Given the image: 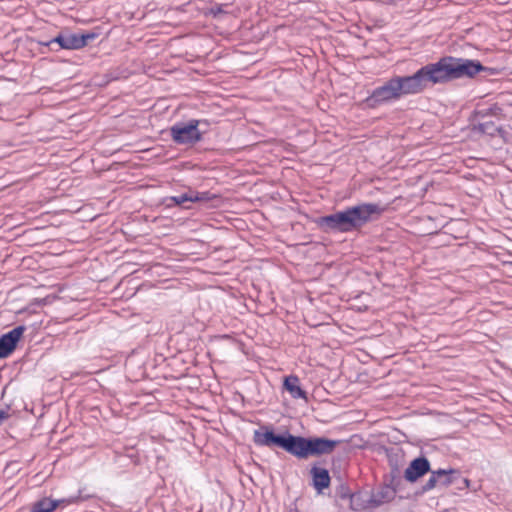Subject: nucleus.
Instances as JSON below:
<instances>
[{
	"label": "nucleus",
	"mask_w": 512,
	"mask_h": 512,
	"mask_svg": "<svg viewBox=\"0 0 512 512\" xmlns=\"http://www.w3.org/2000/svg\"><path fill=\"white\" fill-rule=\"evenodd\" d=\"M396 491L390 487H383L379 492L373 495L372 501L376 505H381L384 502L392 500L395 496Z\"/></svg>",
	"instance_id": "4468645a"
},
{
	"label": "nucleus",
	"mask_w": 512,
	"mask_h": 512,
	"mask_svg": "<svg viewBox=\"0 0 512 512\" xmlns=\"http://www.w3.org/2000/svg\"><path fill=\"white\" fill-rule=\"evenodd\" d=\"M57 44L59 46L58 49H53L58 51L59 49L65 50H79L78 42H77V33H70L68 31H64L59 33L57 36L52 38L46 42H40V45L51 47L52 45Z\"/></svg>",
	"instance_id": "6e6552de"
},
{
	"label": "nucleus",
	"mask_w": 512,
	"mask_h": 512,
	"mask_svg": "<svg viewBox=\"0 0 512 512\" xmlns=\"http://www.w3.org/2000/svg\"><path fill=\"white\" fill-rule=\"evenodd\" d=\"M263 429L265 431H254L253 439L256 445L279 447L299 459L330 454L340 443L339 440H331L323 437L305 438L292 435L289 432L277 435L268 427H263Z\"/></svg>",
	"instance_id": "f257e3e1"
},
{
	"label": "nucleus",
	"mask_w": 512,
	"mask_h": 512,
	"mask_svg": "<svg viewBox=\"0 0 512 512\" xmlns=\"http://www.w3.org/2000/svg\"><path fill=\"white\" fill-rule=\"evenodd\" d=\"M284 388L294 399H306V392L300 386V380L295 375L287 376L284 379Z\"/></svg>",
	"instance_id": "f8f14e48"
},
{
	"label": "nucleus",
	"mask_w": 512,
	"mask_h": 512,
	"mask_svg": "<svg viewBox=\"0 0 512 512\" xmlns=\"http://www.w3.org/2000/svg\"><path fill=\"white\" fill-rule=\"evenodd\" d=\"M25 330V326H17L0 337V358H6L14 351Z\"/></svg>",
	"instance_id": "423d86ee"
},
{
	"label": "nucleus",
	"mask_w": 512,
	"mask_h": 512,
	"mask_svg": "<svg viewBox=\"0 0 512 512\" xmlns=\"http://www.w3.org/2000/svg\"><path fill=\"white\" fill-rule=\"evenodd\" d=\"M436 487H439V482H438V478L436 476V473L435 471H431V475L429 477V479L426 481V483L423 485L422 487V491L423 492H427V491H430Z\"/></svg>",
	"instance_id": "f3484780"
},
{
	"label": "nucleus",
	"mask_w": 512,
	"mask_h": 512,
	"mask_svg": "<svg viewBox=\"0 0 512 512\" xmlns=\"http://www.w3.org/2000/svg\"><path fill=\"white\" fill-rule=\"evenodd\" d=\"M79 497H70L68 499L53 500L48 497H44L36 501L31 508L30 512H53L60 504H73L78 502Z\"/></svg>",
	"instance_id": "1a4fd4ad"
},
{
	"label": "nucleus",
	"mask_w": 512,
	"mask_h": 512,
	"mask_svg": "<svg viewBox=\"0 0 512 512\" xmlns=\"http://www.w3.org/2000/svg\"><path fill=\"white\" fill-rule=\"evenodd\" d=\"M9 417V414L7 411H4V410H0V426L2 425V423L8 419Z\"/></svg>",
	"instance_id": "a211bd4d"
},
{
	"label": "nucleus",
	"mask_w": 512,
	"mask_h": 512,
	"mask_svg": "<svg viewBox=\"0 0 512 512\" xmlns=\"http://www.w3.org/2000/svg\"><path fill=\"white\" fill-rule=\"evenodd\" d=\"M200 120L191 119L188 122H177L170 128V135L176 144H195L202 139L198 129Z\"/></svg>",
	"instance_id": "39448f33"
},
{
	"label": "nucleus",
	"mask_w": 512,
	"mask_h": 512,
	"mask_svg": "<svg viewBox=\"0 0 512 512\" xmlns=\"http://www.w3.org/2000/svg\"><path fill=\"white\" fill-rule=\"evenodd\" d=\"M206 193H199V192H189V193H183L177 196H171L166 199V206L172 207V206H182L186 202H198L206 200Z\"/></svg>",
	"instance_id": "9b49d317"
},
{
	"label": "nucleus",
	"mask_w": 512,
	"mask_h": 512,
	"mask_svg": "<svg viewBox=\"0 0 512 512\" xmlns=\"http://www.w3.org/2000/svg\"><path fill=\"white\" fill-rule=\"evenodd\" d=\"M384 211L379 204L361 203L333 214L320 217L318 225L326 232L349 233L360 230Z\"/></svg>",
	"instance_id": "20e7f679"
},
{
	"label": "nucleus",
	"mask_w": 512,
	"mask_h": 512,
	"mask_svg": "<svg viewBox=\"0 0 512 512\" xmlns=\"http://www.w3.org/2000/svg\"><path fill=\"white\" fill-rule=\"evenodd\" d=\"M463 482L465 483L466 486L469 485V480L468 479H463Z\"/></svg>",
	"instance_id": "6ab92c4d"
},
{
	"label": "nucleus",
	"mask_w": 512,
	"mask_h": 512,
	"mask_svg": "<svg viewBox=\"0 0 512 512\" xmlns=\"http://www.w3.org/2000/svg\"><path fill=\"white\" fill-rule=\"evenodd\" d=\"M426 83L421 68L410 76H395L376 87L363 104L375 109L400 100L406 95H415L426 89Z\"/></svg>",
	"instance_id": "f03ea898"
},
{
	"label": "nucleus",
	"mask_w": 512,
	"mask_h": 512,
	"mask_svg": "<svg viewBox=\"0 0 512 512\" xmlns=\"http://www.w3.org/2000/svg\"><path fill=\"white\" fill-rule=\"evenodd\" d=\"M225 5H214L204 10L205 16H211L213 18H220L221 15L226 14L224 10Z\"/></svg>",
	"instance_id": "dca6fc26"
},
{
	"label": "nucleus",
	"mask_w": 512,
	"mask_h": 512,
	"mask_svg": "<svg viewBox=\"0 0 512 512\" xmlns=\"http://www.w3.org/2000/svg\"><path fill=\"white\" fill-rule=\"evenodd\" d=\"M434 471L438 478L439 487H448L460 478V473L456 469H438Z\"/></svg>",
	"instance_id": "ddd939ff"
},
{
	"label": "nucleus",
	"mask_w": 512,
	"mask_h": 512,
	"mask_svg": "<svg viewBox=\"0 0 512 512\" xmlns=\"http://www.w3.org/2000/svg\"><path fill=\"white\" fill-rule=\"evenodd\" d=\"M430 471V462L426 457H418L412 460L404 472L408 482L414 483Z\"/></svg>",
	"instance_id": "0eeeda50"
},
{
	"label": "nucleus",
	"mask_w": 512,
	"mask_h": 512,
	"mask_svg": "<svg viewBox=\"0 0 512 512\" xmlns=\"http://www.w3.org/2000/svg\"><path fill=\"white\" fill-rule=\"evenodd\" d=\"M97 36H98V34L94 33V32L77 34L78 48L81 49V48L85 47L89 42L96 39Z\"/></svg>",
	"instance_id": "2eb2a0df"
},
{
	"label": "nucleus",
	"mask_w": 512,
	"mask_h": 512,
	"mask_svg": "<svg viewBox=\"0 0 512 512\" xmlns=\"http://www.w3.org/2000/svg\"><path fill=\"white\" fill-rule=\"evenodd\" d=\"M313 487L321 493L330 485V475L327 469L313 466L310 470Z\"/></svg>",
	"instance_id": "9d476101"
},
{
	"label": "nucleus",
	"mask_w": 512,
	"mask_h": 512,
	"mask_svg": "<svg viewBox=\"0 0 512 512\" xmlns=\"http://www.w3.org/2000/svg\"><path fill=\"white\" fill-rule=\"evenodd\" d=\"M426 87L462 78H473L485 67L477 60L445 56L421 67Z\"/></svg>",
	"instance_id": "7ed1b4c3"
}]
</instances>
